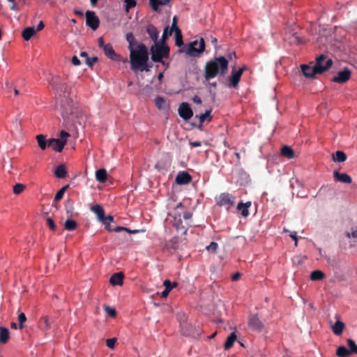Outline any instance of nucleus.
I'll list each match as a JSON object with an SVG mask.
<instances>
[{
    "instance_id": "1",
    "label": "nucleus",
    "mask_w": 357,
    "mask_h": 357,
    "mask_svg": "<svg viewBox=\"0 0 357 357\" xmlns=\"http://www.w3.org/2000/svg\"><path fill=\"white\" fill-rule=\"evenodd\" d=\"M148 61V48L144 43L137 44L135 48L130 50V62L132 70H149Z\"/></svg>"
},
{
    "instance_id": "2",
    "label": "nucleus",
    "mask_w": 357,
    "mask_h": 357,
    "mask_svg": "<svg viewBox=\"0 0 357 357\" xmlns=\"http://www.w3.org/2000/svg\"><path fill=\"white\" fill-rule=\"evenodd\" d=\"M228 60L223 56L216 57L214 60L208 61L204 67V77L210 80L218 75H224L228 70Z\"/></svg>"
},
{
    "instance_id": "3",
    "label": "nucleus",
    "mask_w": 357,
    "mask_h": 357,
    "mask_svg": "<svg viewBox=\"0 0 357 357\" xmlns=\"http://www.w3.org/2000/svg\"><path fill=\"white\" fill-rule=\"evenodd\" d=\"M321 59L322 56H318L316 59V63L312 68L307 64H302L301 66V71L305 77L314 78L316 75L322 74L327 71V68L330 66L331 61L328 62L326 68H322L320 65Z\"/></svg>"
},
{
    "instance_id": "4",
    "label": "nucleus",
    "mask_w": 357,
    "mask_h": 357,
    "mask_svg": "<svg viewBox=\"0 0 357 357\" xmlns=\"http://www.w3.org/2000/svg\"><path fill=\"white\" fill-rule=\"evenodd\" d=\"M151 59L154 62L163 63L164 58H168L169 55V47L162 43H155L151 47Z\"/></svg>"
},
{
    "instance_id": "5",
    "label": "nucleus",
    "mask_w": 357,
    "mask_h": 357,
    "mask_svg": "<svg viewBox=\"0 0 357 357\" xmlns=\"http://www.w3.org/2000/svg\"><path fill=\"white\" fill-rule=\"evenodd\" d=\"M70 134L65 130L60 132L59 138H51L49 139V146L52 147L56 152H61L66 145Z\"/></svg>"
},
{
    "instance_id": "6",
    "label": "nucleus",
    "mask_w": 357,
    "mask_h": 357,
    "mask_svg": "<svg viewBox=\"0 0 357 357\" xmlns=\"http://www.w3.org/2000/svg\"><path fill=\"white\" fill-rule=\"evenodd\" d=\"M61 99V107L62 109L61 114L63 118H68L69 115H74L78 110L77 104L72 100L64 97Z\"/></svg>"
},
{
    "instance_id": "7",
    "label": "nucleus",
    "mask_w": 357,
    "mask_h": 357,
    "mask_svg": "<svg viewBox=\"0 0 357 357\" xmlns=\"http://www.w3.org/2000/svg\"><path fill=\"white\" fill-rule=\"evenodd\" d=\"M205 50L204 39L201 38L199 41L197 40L190 43L186 47L185 52L191 56H198Z\"/></svg>"
},
{
    "instance_id": "8",
    "label": "nucleus",
    "mask_w": 357,
    "mask_h": 357,
    "mask_svg": "<svg viewBox=\"0 0 357 357\" xmlns=\"http://www.w3.org/2000/svg\"><path fill=\"white\" fill-rule=\"evenodd\" d=\"M235 197L228 192H223L215 197L216 203L220 206L229 210L235 204Z\"/></svg>"
},
{
    "instance_id": "9",
    "label": "nucleus",
    "mask_w": 357,
    "mask_h": 357,
    "mask_svg": "<svg viewBox=\"0 0 357 357\" xmlns=\"http://www.w3.org/2000/svg\"><path fill=\"white\" fill-rule=\"evenodd\" d=\"M102 50L105 54L112 60L121 61L123 63L128 61L126 58H123L121 55L116 54L112 45L110 43H107V45L104 46Z\"/></svg>"
},
{
    "instance_id": "10",
    "label": "nucleus",
    "mask_w": 357,
    "mask_h": 357,
    "mask_svg": "<svg viewBox=\"0 0 357 357\" xmlns=\"http://www.w3.org/2000/svg\"><path fill=\"white\" fill-rule=\"evenodd\" d=\"M86 24L93 31L96 30L100 24V20L93 11L86 12Z\"/></svg>"
},
{
    "instance_id": "11",
    "label": "nucleus",
    "mask_w": 357,
    "mask_h": 357,
    "mask_svg": "<svg viewBox=\"0 0 357 357\" xmlns=\"http://www.w3.org/2000/svg\"><path fill=\"white\" fill-rule=\"evenodd\" d=\"M181 332L185 336L195 337L199 335L200 330L199 328H196L191 324L183 323L181 324Z\"/></svg>"
},
{
    "instance_id": "12",
    "label": "nucleus",
    "mask_w": 357,
    "mask_h": 357,
    "mask_svg": "<svg viewBox=\"0 0 357 357\" xmlns=\"http://www.w3.org/2000/svg\"><path fill=\"white\" fill-rule=\"evenodd\" d=\"M351 73L349 68H345L343 70L339 71L337 75L333 77L332 81L339 84H343L349 80Z\"/></svg>"
},
{
    "instance_id": "13",
    "label": "nucleus",
    "mask_w": 357,
    "mask_h": 357,
    "mask_svg": "<svg viewBox=\"0 0 357 357\" xmlns=\"http://www.w3.org/2000/svg\"><path fill=\"white\" fill-rule=\"evenodd\" d=\"M179 116L185 121L189 120L193 116V112L188 103L182 102L178 107Z\"/></svg>"
},
{
    "instance_id": "14",
    "label": "nucleus",
    "mask_w": 357,
    "mask_h": 357,
    "mask_svg": "<svg viewBox=\"0 0 357 357\" xmlns=\"http://www.w3.org/2000/svg\"><path fill=\"white\" fill-rule=\"evenodd\" d=\"M245 69V66L239 68L238 70H232V74L231 77L229 78V86L235 88L238 82H240L241 75L243 73V70Z\"/></svg>"
},
{
    "instance_id": "15",
    "label": "nucleus",
    "mask_w": 357,
    "mask_h": 357,
    "mask_svg": "<svg viewBox=\"0 0 357 357\" xmlns=\"http://www.w3.org/2000/svg\"><path fill=\"white\" fill-rule=\"evenodd\" d=\"M248 326L253 331H261L264 325L257 315H252L249 319Z\"/></svg>"
},
{
    "instance_id": "16",
    "label": "nucleus",
    "mask_w": 357,
    "mask_h": 357,
    "mask_svg": "<svg viewBox=\"0 0 357 357\" xmlns=\"http://www.w3.org/2000/svg\"><path fill=\"white\" fill-rule=\"evenodd\" d=\"M91 211L97 215L99 221L105 223V211L100 204L93 205L91 207Z\"/></svg>"
},
{
    "instance_id": "17",
    "label": "nucleus",
    "mask_w": 357,
    "mask_h": 357,
    "mask_svg": "<svg viewBox=\"0 0 357 357\" xmlns=\"http://www.w3.org/2000/svg\"><path fill=\"white\" fill-rule=\"evenodd\" d=\"M183 206L181 202L178 203L175 208L176 212L174 213V220H175L174 225L177 229H179L180 227H181L182 229L184 228V226L181 225L182 222L180 218V216H181L180 211H181L183 209Z\"/></svg>"
},
{
    "instance_id": "18",
    "label": "nucleus",
    "mask_w": 357,
    "mask_h": 357,
    "mask_svg": "<svg viewBox=\"0 0 357 357\" xmlns=\"http://www.w3.org/2000/svg\"><path fill=\"white\" fill-rule=\"evenodd\" d=\"M146 32L149 35L151 40L154 42V43L159 42V31L154 25L149 24L146 27Z\"/></svg>"
},
{
    "instance_id": "19",
    "label": "nucleus",
    "mask_w": 357,
    "mask_h": 357,
    "mask_svg": "<svg viewBox=\"0 0 357 357\" xmlns=\"http://www.w3.org/2000/svg\"><path fill=\"white\" fill-rule=\"evenodd\" d=\"M54 174L58 178H65L68 174L66 166L64 164L59 165L54 169Z\"/></svg>"
},
{
    "instance_id": "20",
    "label": "nucleus",
    "mask_w": 357,
    "mask_h": 357,
    "mask_svg": "<svg viewBox=\"0 0 357 357\" xmlns=\"http://www.w3.org/2000/svg\"><path fill=\"white\" fill-rule=\"evenodd\" d=\"M281 155L288 159H292L295 157L294 151L287 145L283 146L280 149Z\"/></svg>"
},
{
    "instance_id": "21",
    "label": "nucleus",
    "mask_w": 357,
    "mask_h": 357,
    "mask_svg": "<svg viewBox=\"0 0 357 357\" xmlns=\"http://www.w3.org/2000/svg\"><path fill=\"white\" fill-rule=\"evenodd\" d=\"M38 146L43 151L45 150L49 146V139H47L46 136L42 134L38 135L36 137Z\"/></svg>"
},
{
    "instance_id": "22",
    "label": "nucleus",
    "mask_w": 357,
    "mask_h": 357,
    "mask_svg": "<svg viewBox=\"0 0 357 357\" xmlns=\"http://www.w3.org/2000/svg\"><path fill=\"white\" fill-rule=\"evenodd\" d=\"M251 206V202H247L246 203L239 202L237 205V209L241 211V215L243 217H247L249 215L248 208Z\"/></svg>"
},
{
    "instance_id": "23",
    "label": "nucleus",
    "mask_w": 357,
    "mask_h": 357,
    "mask_svg": "<svg viewBox=\"0 0 357 357\" xmlns=\"http://www.w3.org/2000/svg\"><path fill=\"white\" fill-rule=\"evenodd\" d=\"M123 279V275L122 273H116L111 276L109 282L113 285H121Z\"/></svg>"
},
{
    "instance_id": "24",
    "label": "nucleus",
    "mask_w": 357,
    "mask_h": 357,
    "mask_svg": "<svg viewBox=\"0 0 357 357\" xmlns=\"http://www.w3.org/2000/svg\"><path fill=\"white\" fill-rule=\"evenodd\" d=\"M344 327L345 324L342 321L337 320L334 325L332 326V330L335 335H340L342 334Z\"/></svg>"
},
{
    "instance_id": "25",
    "label": "nucleus",
    "mask_w": 357,
    "mask_h": 357,
    "mask_svg": "<svg viewBox=\"0 0 357 357\" xmlns=\"http://www.w3.org/2000/svg\"><path fill=\"white\" fill-rule=\"evenodd\" d=\"M10 338V332L7 328L0 327V343L6 344Z\"/></svg>"
},
{
    "instance_id": "26",
    "label": "nucleus",
    "mask_w": 357,
    "mask_h": 357,
    "mask_svg": "<svg viewBox=\"0 0 357 357\" xmlns=\"http://www.w3.org/2000/svg\"><path fill=\"white\" fill-rule=\"evenodd\" d=\"M36 31L33 27L29 26L22 31V36L25 40L28 41L36 34Z\"/></svg>"
},
{
    "instance_id": "27",
    "label": "nucleus",
    "mask_w": 357,
    "mask_h": 357,
    "mask_svg": "<svg viewBox=\"0 0 357 357\" xmlns=\"http://www.w3.org/2000/svg\"><path fill=\"white\" fill-rule=\"evenodd\" d=\"M170 0H150V5L154 11H158L159 6L167 5Z\"/></svg>"
},
{
    "instance_id": "28",
    "label": "nucleus",
    "mask_w": 357,
    "mask_h": 357,
    "mask_svg": "<svg viewBox=\"0 0 357 357\" xmlns=\"http://www.w3.org/2000/svg\"><path fill=\"white\" fill-rule=\"evenodd\" d=\"M237 336L234 332L231 333L228 337L227 338V340L225 343L224 347L225 350H228L230 348L232 347L234 345V342L236 340Z\"/></svg>"
},
{
    "instance_id": "29",
    "label": "nucleus",
    "mask_w": 357,
    "mask_h": 357,
    "mask_svg": "<svg viewBox=\"0 0 357 357\" xmlns=\"http://www.w3.org/2000/svg\"><path fill=\"white\" fill-rule=\"evenodd\" d=\"M333 159L335 162H343L347 160V155L342 151H337L333 154Z\"/></svg>"
},
{
    "instance_id": "30",
    "label": "nucleus",
    "mask_w": 357,
    "mask_h": 357,
    "mask_svg": "<svg viewBox=\"0 0 357 357\" xmlns=\"http://www.w3.org/2000/svg\"><path fill=\"white\" fill-rule=\"evenodd\" d=\"M211 112H212V109H207L205 113L204 114H201L199 116V123H200V126H202L203 123L205 121H207L208 122H210L211 120H212V116H211Z\"/></svg>"
},
{
    "instance_id": "31",
    "label": "nucleus",
    "mask_w": 357,
    "mask_h": 357,
    "mask_svg": "<svg viewBox=\"0 0 357 357\" xmlns=\"http://www.w3.org/2000/svg\"><path fill=\"white\" fill-rule=\"evenodd\" d=\"M126 40L128 43V47L129 51L135 48V47L137 46V44H139L136 41V40L132 33H128L126 34Z\"/></svg>"
},
{
    "instance_id": "32",
    "label": "nucleus",
    "mask_w": 357,
    "mask_h": 357,
    "mask_svg": "<svg viewBox=\"0 0 357 357\" xmlns=\"http://www.w3.org/2000/svg\"><path fill=\"white\" fill-rule=\"evenodd\" d=\"M288 40L291 45H299L304 43V40L297 36L296 33H293L289 36Z\"/></svg>"
},
{
    "instance_id": "33",
    "label": "nucleus",
    "mask_w": 357,
    "mask_h": 357,
    "mask_svg": "<svg viewBox=\"0 0 357 357\" xmlns=\"http://www.w3.org/2000/svg\"><path fill=\"white\" fill-rule=\"evenodd\" d=\"M336 355L338 357H349L351 354L349 353L348 349H347L344 346H340L337 349Z\"/></svg>"
},
{
    "instance_id": "34",
    "label": "nucleus",
    "mask_w": 357,
    "mask_h": 357,
    "mask_svg": "<svg viewBox=\"0 0 357 357\" xmlns=\"http://www.w3.org/2000/svg\"><path fill=\"white\" fill-rule=\"evenodd\" d=\"M64 227L68 231H74L77 227V222L72 219H68L64 224Z\"/></svg>"
},
{
    "instance_id": "35",
    "label": "nucleus",
    "mask_w": 357,
    "mask_h": 357,
    "mask_svg": "<svg viewBox=\"0 0 357 357\" xmlns=\"http://www.w3.org/2000/svg\"><path fill=\"white\" fill-rule=\"evenodd\" d=\"M324 273L319 270L314 271L310 274V279L312 280H321L324 278Z\"/></svg>"
},
{
    "instance_id": "36",
    "label": "nucleus",
    "mask_w": 357,
    "mask_h": 357,
    "mask_svg": "<svg viewBox=\"0 0 357 357\" xmlns=\"http://www.w3.org/2000/svg\"><path fill=\"white\" fill-rule=\"evenodd\" d=\"M68 188L69 185H66L63 187H62L55 195L54 202L60 201L63 198L65 192Z\"/></svg>"
},
{
    "instance_id": "37",
    "label": "nucleus",
    "mask_w": 357,
    "mask_h": 357,
    "mask_svg": "<svg viewBox=\"0 0 357 357\" xmlns=\"http://www.w3.org/2000/svg\"><path fill=\"white\" fill-rule=\"evenodd\" d=\"M175 43L178 47H181L183 45V36L181 31L178 29L176 32H175Z\"/></svg>"
},
{
    "instance_id": "38",
    "label": "nucleus",
    "mask_w": 357,
    "mask_h": 357,
    "mask_svg": "<svg viewBox=\"0 0 357 357\" xmlns=\"http://www.w3.org/2000/svg\"><path fill=\"white\" fill-rule=\"evenodd\" d=\"M348 347H349V351L351 354H357V345L355 343V342L351 339L347 340Z\"/></svg>"
},
{
    "instance_id": "39",
    "label": "nucleus",
    "mask_w": 357,
    "mask_h": 357,
    "mask_svg": "<svg viewBox=\"0 0 357 357\" xmlns=\"http://www.w3.org/2000/svg\"><path fill=\"white\" fill-rule=\"evenodd\" d=\"M319 56H322L321 61H320V65L322 68H326L328 62L331 61L330 66L327 68V70L332 66L333 61L331 59H327L326 56L324 54H321Z\"/></svg>"
},
{
    "instance_id": "40",
    "label": "nucleus",
    "mask_w": 357,
    "mask_h": 357,
    "mask_svg": "<svg viewBox=\"0 0 357 357\" xmlns=\"http://www.w3.org/2000/svg\"><path fill=\"white\" fill-rule=\"evenodd\" d=\"M173 31L169 29V26H167L163 31L161 40H159V43H162V44H165L166 40L170 36H172Z\"/></svg>"
},
{
    "instance_id": "41",
    "label": "nucleus",
    "mask_w": 357,
    "mask_h": 357,
    "mask_svg": "<svg viewBox=\"0 0 357 357\" xmlns=\"http://www.w3.org/2000/svg\"><path fill=\"white\" fill-rule=\"evenodd\" d=\"M155 104L158 109H161L165 107L166 101L164 98L158 96L155 98Z\"/></svg>"
},
{
    "instance_id": "42",
    "label": "nucleus",
    "mask_w": 357,
    "mask_h": 357,
    "mask_svg": "<svg viewBox=\"0 0 357 357\" xmlns=\"http://www.w3.org/2000/svg\"><path fill=\"white\" fill-rule=\"evenodd\" d=\"M169 284H170V280H165L163 282V285L165 286V289L161 294V296L162 298L167 297L171 291V288L169 287Z\"/></svg>"
},
{
    "instance_id": "43",
    "label": "nucleus",
    "mask_w": 357,
    "mask_h": 357,
    "mask_svg": "<svg viewBox=\"0 0 357 357\" xmlns=\"http://www.w3.org/2000/svg\"><path fill=\"white\" fill-rule=\"evenodd\" d=\"M107 172L105 169L102 168L96 170V178H107Z\"/></svg>"
},
{
    "instance_id": "44",
    "label": "nucleus",
    "mask_w": 357,
    "mask_h": 357,
    "mask_svg": "<svg viewBox=\"0 0 357 357\" xmlns=\"http://www.w3.org/2000/svg\"><path fill=\"white\" fill-rule=\"evenodd\" d=\"M25 187V185L22 183H17L13 186V192L16 195H19L23 192Z\"/></svg>"
},
{
    "instance_id": "45",
    "label": "nucleus",
    "mask_w": 357,
    "mask_h": 357,
    "mask_svg": "<svg viewBox=\"0 0 357 357\" xmlns=\"http://www.w3.org/2000/svg\"><path fill=\"white\" fill-rule=\"evenodd\" d=\"M176 179H190L192 178V176L190 175V174L188 172L182 171L179 172L178 174L176 175Z\"/></svg>"
},
{
    "instance_id": "46",
    "label": "nucleus",
    "mask_w": 357,
    "mask_h": 357,
    "mask_svg": "<svg viewBox=\"0 0 357 357\" xmlns=\"http://www.w3.org/2000/svg\"><path fill=\"white\" fill-rule=\"evenodd\" d=\"M103 309L111 317H115L116 315V311L114 308H112L108 305H105L103 306Z\"/></svg>"
},
{
    "instance_id": "47",
    "label": "nucleus",
    "mask_w": 357,
    "mask_h": 357,
    "mask_svg": "<svg viewBox=\"0 0 357 357\" xmlns=\"http://www.w3.org/2000/svg\"><path fill=\"white\" fill-rule=\"evenodd\" d=\"M19 328L22 329L24 327V323L26 321V317L24 312L20 313L18 315Z\"/></svg>"
},
{
    "instance_id": "48",
    "label": "nucleus",
    "mask_w": 357,
    "mask_h": 357,
    "mask_svg": "<svg viewBox=\"0 0 357 357\" xmlns=\"http://www.w3.org/2000/svg\"><path fill=\"white\" fill-rule=\"evenodd\" d=\"M124 2L127 12H128L130 8H134L137 3L135 0H125Z\"/></svg>"
},
{
    "instance_id": "49",
    "label": "nucleus",
    "mask_w": 357,
    "mask_h": 357,
    "mask_svg": "<svg viewBox=\"0 0 357 357\" xmlns=\"http://www.w3.org/2000/svg\"><path fill=\"white\" fill-rule=\"evenodd\" d=\"M192 180H175V182L172 185V188L176 190L178 185H187Z\"/></svg>"
},
{
    "instance_id": "50",
    "label": "nucleus",
    "mask_w": 357,
    "mask_h": 357,
    "mask_svg": "<svg viewBox=\"0 0 357 357\" xmlns=\"http://www.w3.org/2000/svg\"><path fill=\"white\" fill-rule=\"evenodd\" d=\"M218 245L215 242H211L210 245L206 246V250L211 252H215L218 249Z\"/></svg>"
},
{
    "instance_id": "51",
    "label": "nucleus",
    "mask_w": 357,
    "mask_h": 357,
    "mask_svg": "<svg viewBox=\"0 0 357 357\" xmlns=\"http://www.w3.org/2000/svg\"><path fill=\"white\" fill-rule=\"evenodd\" d=\"M98 58L97 57H86V59H85V63L87 66L89 67H92L96 62H97Z\"/></svg>"
},
{
    "instance_id": "52",
    "label": "nucleus",
    "mask_w": 357,
    "mask_h": 357,
    "mask_svg": "<svg viewBox=\"0 0 357 357\" xmlns=\"http://www.w3.org/2000/svg\"><path fill=\"white\" fill-rule=\"evenodd\" d=\"M9 3H10V9L11 10L18 11L20 10V8L16 3L15 0H6Z\"/></svg>"
},
{
    "instance_id": "53",
    "label": "nucleus",
    "mask_w": 357,
    "mask_h": 357,
    "mask_svg": "<svg viewBox=\"0 0 357 357\" xmlns=\"http://www.w3.org/2000/svg\"><path fill=\"white\" fill-rule=\"evenodd\" d=\"M170 30H172V31L176 32L178 29H180L178 26H177V17L176 16H174L172 20V26L169 28Z\"/></svg>"
},
{
    "instance_id": "54",
    "label": "nucleus",
    "mask_w": 357,
    "mask_h": 357,
    "mask_svg": "<svg viewBox=\"0 0 357 357\" xmlns=\"http://www.w3.org/2000/svg\"><path fill=\"white\" fill-rule=\"evenodd\" d=\"M116 342V338H110V339L107 340L106 344L109 349H113L114 348Z\"/></svg>"
},
{
    "instance_id": "55",
    "label": "nucleus",
    "mask_w": 357,
    "mask_h": 357,
    "mask_svg": "<svg viewBox=\"0 0 357 357\" xmlns=\"http://www.w3.org/2000/svg\"><path fill=\"white\" fill-rule=\"evenodd\" d=\"M333 175L335 178H351V177L347 174H339L336 171L333 172Z\"/></svg>"
},
{
    "instance_id": "56",
    "label": "nucleus",
    "mask_w": 357,
    "mask_h": 357,
    "mask_svg": "<svg viewBox=\"0 0 357 357\" xmlns=\"http://www.w3.org/2000/svg\"><path fill=\"white\" fill-rule=\"evenodd\" d=\"M47 224L48 227L52 230H55L56 225H55L54 222L53 221V220L52 218H47Z\"/></svg>"
},
{
    "instance_id": "57",
    "label": "nucleus",
    "mask_w": 357,
    "mask_h": 357,
    "mask_svg": "<svg viewBox=\"0 0 357 357\" xmlns=\"http://www.w3.org/2000/svg\"><path fill=\"white\" fill-rule=\"evenodd\" d=\"M347 236L349 238H357V228L353 229L351 233H347Z\"/></svg>"
},
{
    "instance_id": "58",
    "label": "nucleus",
    "mask_w": 357,
    "mask_h": 357,
    "mask_svg": "<svg viewBox=\"0 0 357 357\" xmlns=\"http://www.w3.org/2000/svg\"><path fill=\"white\" fill-rule=\"evenodd\" d=\"M192 214L191 212L185 211V212H183V217L184 220H188L192 218Z\"/></svg>"
},
{
    "instance_id": "59",
    "label": "nucleus",
    "mask_w": 357,
    "mask_h": 357,
    "mask_svg": "<svg viewBox=\"0 0 357 357\" xmlns=\"http://www.w3.org/2000/svg\"><path fill=\"white\" fill-rule=\"evenodd\" d=\"M72 63L74 66H79V65H80L81 62H80V60L78 59V57L77 56H74L72 58Z\"/></svg>"
},
{
    "instance_id": "60",
    "label": "nucleus",
    "mask_w": 357,
    "mask_h": 357,
    "mask_svg": "<svg viewBox=\"0 0 357 357\" xmlns=\"http://www.w3.org/2000/svg\"><path fill=\"white\" fill-rule=\"evenodd\" d=\"M98 46L99 47L103 49L104 46L107 45V44H105L104 39L102 37H100L98 40Z\"/></svg>"
},
{
    "instance_id": "61",
    "label": "nucleus",
    "mask_w": 357,
    "mask_h": 357,
    "mask_svg": "<svg viewBox=\"0 0 357 357\" xmlns=\"http://www.w3.org/2000/svg\"><path fill=\"white\" fill-rule=\"evenodd\" d=\"M192 101L197 105H200L202 103V100L198 96H195L192 98Z\"/></svg>"
},
{
    "instance_id": "62",
    "label": "nucleus",
    "mask_w": 357,
    "mask_h": 357,
    "mask_svg": "<svg viewBox=\"0 0 357 357\" xmlns=\"http://www.w3.org/2000/svg\"><path fill=\"white\" fill-rule=\"evenodd\" d=\"M241 278V273L237 272V273H235L232 277H231V280L232 281H237L240 279Z\"/></svg>"
},
{
    "instance_id": "63",
    "label": "nucleus",
    "mask_w": 357,
    "mask_h": 357,
    "mask_svg": "<svg viewBox=\"0 0 357 357\" xmlns=\"http://www.w3.org/2000/svg\"><path fill=\"white\" fill-rule=\"evenodd\" d=\"M43 320L44 321L45 326L47 328L50 327V324L49 322V318L47 317H43Z\"/></svg>"
},
{
    "instance_id": "64",
    "label": "nucleus",
    "mask_w": 357,
    "mask_h": 357,
    "mask_svg": "<svg viewBox=\"0 0 357 357\" xmlns=\"http://www.w3.org/2000/svg\"><path fill=\"white\" fill-rule=\"evenodd\" d=\"M189 144L191 147H197L202 146V142H190Z\"/></svg>"
}]
</instances>
